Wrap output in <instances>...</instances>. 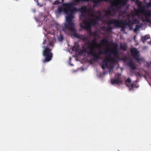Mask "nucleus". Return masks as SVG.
Listing matches in <instances>:
<instances>
[{
	"label": "nucleus",
	"instance_id": "nucleus-39",
	"mask_svg": "<svg viewBox=\"0 0 151 151\" xmlns=\"http://www.w3.org/2000/svg\"><path fill=\"white\" fill-rule=\"evenodd\" d=\"M46 40H44L43 42V43H42V44L43 45H44L45 44L46 42Z\"/></svg>",
	"mask_w": 151,
	"mask_h": 151
},
{
	"label": "nucleus",
	"instance_id": "nucleus-3",
	"mask_svg": "<svg viewBox=\"0 0 151 151\" xmlns=\"http://www.w3.org/2000/svg\"><path fill=\"white\" fill-rule=\"evenodd\" d=\"M139 13L142 14V20L143 22L151 23V9L146 10L144 7L142 6L138 7L137 10L136 11V13Z\"/></svg>",
	"mask_w": 151,
	"mask_h": 151
},
{
	"label": "nucleus",
	"instance_id": "nucleus-34",
	"mask_svg": "<svg viewBox=\"0 0 151 151\" xmlns=\"http://www.w3.org/2000/svg\"><path fill=\"white\" fill-rule=\"evenodd\" d=\"M49 45L53 47V44L52 42H51L49 43Z\"/></svg>",
	"mask_w": 151,
	"mask_h": 151
},
{
	"label": "nucleus",
	"instance_id": "nucleus-41",
	"mask_svg": "<svg viewBox=\"0 0 151 151\" xmlns=\"http://www.w3.org/2000/svg\"><path fill=\"white\" fill-rule=\"evenodd\" d=\"M94 4L93 5V6L96 7V6H97V5H96V4H95V3H94Z\"/></svg>",
	"mask_w": 151,
	"mask_h": 151
},
{
	"label": "nucleus",
	"instance_id": "nucleus-28",
	"mask_svg": "<svg viewBox=\"0 0 151 151\" xmlns=\"http://www.w3.org/2000/svg\"><path fill=\"white\" fill-rule=\"evenodd\" d=\"M141 26L138 25H137L136 26V28L134 29V31L135 32L136 31H137L140 27Z\"/></svg>",
	"mask_w": 151,
	"mask_h": 151
},
{
	"label": "nucleus",
	"instance_id": "nucleus-32",
	"mask_svg": "<svg viewBox=\"0 0 151 151\" xmlns=\"http://www.w3.org/2000/svg\"><path fill=\"white\" fill-rule=\"evenodd\" d=\"M147 6L148 7H151V2H150L147 4Z\"/></svg>",
	"mask_w": 151,
	"mask_h": 151
},
{
	"label": "nucleus",
	"instance_id": "nucleus-27",
	"mask_svg": "<svg viewBox=\"0 0 151 151\" xmlns=\"http://www.w3.org/2000/svg\"><path fill=\"white\" fill-rule=\"evenodd\" d=\"M85 12H81V16H80V18H81V17H83L85 18L84 19H86L87 18L85 16Z\"/></svg>",
	"mask_w": 151,
	"mask_h": 151
},
{
	"label": "nucleus",
	"instance_id": "nucleus-4",
	"mask_svg": "<svg viewBox=\"0 0 151 151\" xmlns=\"http://www.w3.org/2000/svg\"><path fill=\"white\" fill-rule=\"evenodd\" d=\"M96 41V39L94 37L91 43L90 42L87 43V44L89 45V47L90 49H95L96 48L100 49L101 48V45L104 46L106 45H108L109 43V40L106 39L101 40L100 41V44L98 43Z\"/></svg>",
	"mask_w": 151,
	"mask_h": 151
},
{
	"label": "nucleus",
	"instance_id": "nucleus-35",
	"mask_svg": "<svg viewBox=\"0 0 151 151\" xmlns=\"http://www.w3.org/2000/svg\"><path fill=\"white\" fill-rule=\"evenodd\" d=\"M136 76L137 77L138 76H141V75L139 72H137V74H136Z\"/></svg>",
	"mask_w": 151,
	"mask_h": 151
},
{
	"label": "nucleus",
	"instance_id": "nucleus-9",
	"mask_svg": "<svg viewBox=\"0 0 151 151\" xmlns=\"http://www.w3.org/2000/svg\"><path fill=\"white\" fill-rule=\"evenodd\" d=\"M119 20V19H113L107 21L106 22V24L108 25V27H106L105 26H104L102 27V29L104 31L106 30L109 32H111L113 28L110 25L113 24H114L115 26L116 27Z\"/></svg>",
	"mask_w": 151,
	"mask_h": 151
},
{
	"label": "nucleus",
	"instance_id": "nucleus-33",
	"mask_svg": "<svg viewBox=\"0 0 151 151\" xmlns=\"http://www.w3.org/2000/svg\"><path fill=\"white\" fill-rule=\"evenodd\" d=\"M59 3V2L58 1H55L54 2V3H53V4L54 5H56V4H58Z\"/></svg>",
	"mask_w": 151,
	"mask_h": 151
},
{
	"label": "nucleus",
	"instance_id": "nucleus-36",
	"mask_svg": "<svg viewBox=\"0 0 151 151\" xmlns=\"http://www.w3.org/2000/svg\"><path fill=\"white\" fill-rule=\"evenodd\" d=\"M101 16H100L99 15V16H97L96 17V18H97L98 19H101Z\"/></svg>",
	"mask_w": 151,
	"mask_h": 151
},
{
	"label": "nucleus",
	"instance_id": "nucleus-24",
	"mask_svg": "<svg viewBox=\"0 0 151 151\" xmlns=\"http://www.w3.org/2000/svg\"><path fill=\"white\" fill-rule=\"evenodd\" d=\"M58 11L59 14L61 13L63 11H64V8L61 7H59L58 8Z\"/></svg>",
	"mask_w": 151,
	"mask_h": 151
},
{
	"label": "nucleus",
	"instance_id": "nucleus-23",
	"mask_svg": "<svg viewBox=\"0 0 151 151\" xmlns=\"http://www.w3.org/2000/svg\"><path fill=\"white\" fill-rule=\"evenodd\" d=\"M136 4H137L138 7H139L142 6V1H139L138 0H137Z\"/></svg>",
	"mask_w": 151,
	"mask_h": 151
},
{
	"label": "nucleus",
	"instance_id": "nucleus-20",
	"mask_svg": "<svg viewBox=\"0 0 151 151\" xmlns=\"http://www.w3.org/2000/svg\"><path fill=\"white\" fill-rule=\"evenodd\" d=\"M108 0H93V2L95 4H99L104 1H108Z\"/></svg>",
	"mask_w": 151,
	"mask_h": 151
},
{
	"label": "nucleus",
	"instance_id": "nucleus-14",
	"mask_svg": "<svg viewBox=\"0 0 151 151\" xmlns=\"http://www.w3.org/2000/svg\"><path fill=\"white\" fill-rule=\"evenodd\" d=\"M131 79L130 78H128L127 80H125V82L126 85L129 88H129V90H131L134 87V84H128L127 83H130L131 82Z\"/></svg>",
	"mask_w": 151,
	"mask_h": 151
},
{
	"label": "nucleus",
	"instance_id": "nucleus-5",
	"mask_svg": "<svg viewBox=\"0 0 151 151\" xmlns=\"http://www.w3.org/2000/svg\"><path fill=\"white\" fill-rule=\"evenodd\" d=\"M83 22L84 25H83V24H81L80 26L82 28L86 30L90 29L92 26H95L98 24L96 19H92L90 17L84 19Z\"/></svg>",
	"mask_w": 151,
	"mask_h": 151
},
{
	"label": "nucleus",
	"instance_id": "nucleus-31",
	"mask_svg": "<svg viewBox=\"0 0 151 151\" xmlns=\"http://www.w3.org/2000/svg\"><path fill=\"white\" fill-rule=\"evenodd\" d=\"M90 34L91 35H93L95 37H96L97 36V33L95 32H94L93 33H90Z\"/></svg>",
	"mask_w": 151,
	"mask_h": 151
},
{
	"label": "nucleus",
	"instance_id": "nucleus-30",
	"mask_svg": "<svg viewBox=\"0 0 151 151\" xmlns=\"http://www.w3.org/2000/svg\"><path fill=\"white\" fill-rule=\"evenodd\" d=\"M93 60L94 61H97L98 59H100L96 57H95V56H93Z\"/></svg>",
	"mask_w": 151,
	"mask_h": 151
},
{
	"label": "nucleus",
	"instance_id": "nucleus-21",
	"mask_svg": "<svg viewBox=\"0 0 151 151\" xmlns=\"http://www.w3.org/2000/svg\"><path fill=\"white\" fill-rule=\"evenodd\" d=\"M77 4H79L80 2L88 1H91L93 2V0H73Z\"/></svg>",
	"mask_w": 151,
	"mask_h": 151
},
{
	"label": "nucleus",
	"instance_id": "nucleus-26",
	"mask_svg": "<svg viewBox=\"0 0 151 151\" xmlns=\"http://www.w3.org/2000/svg\"><path fill=\"white\" fill-rule=\"evenodd\" d=\"M120 47L124 51L127 50L126 46L122 45H120Z\"/></svg>",
	"mask_w": 151,
	"mask_h": 151
},
{
	"label": "nucleus",
	"instance_id": "nucleus-19",
	"mask_svg": "<svg viewBox=\"0 0 151 151\" xmlns=\"http://www.w3.org/2000/svg\"><path fill=\"white\" fill-rule=\"evenodd\" d=\"M82 48L83 49L81 50L80 51V53H86L90 54V50L89 52L88 51H87V49L86 48H85L84 46H83Z\"/></svg>",
	"mask_w": 151,
	"mask_h": 151
},
{
	"label": "nucleus",
	"instance_id": "nucleus-29",
	"mask_svg": "<svg viewBox=\"0 0 151 151\" xmlns=\"http://www.w3.org/2000/svg\"><path fill=\"white\" fill-rule=\"evenodd\" d=\"M138 13H136V11L135 12V13H131V15L132 18L133 19L134 17L136 15H138Z\"/></svg>",
	"mask_w": 151,
	"mask_h": 151
},
{
	"label": "nucleus",
	"instance_id": "nucleus-13",
	"mask_svg": "<svg viewBox=\"0 0 151 151\" xmlns=\"http://www.w3.org/2000/svg\"><path fill=\"white\" fill-rule=\"evenodd\" d=\"M128 65L132 70H135L136 67L133 60L130 59L127 63Z\"/></svg>",
	"mask_w": 151,
	"mask_h": 151
},
{
	"label": "nucleus",
	"instance_id": "nucleus-16",
	"mask_svg": "<svg viewBox=\"0 0 151 151\" xmlns=\"http://www.w3.org/2000/svg\"><path fill=\"white\" fill-rule=\"evenodd\" d=\"M79 44L78 43H75L74 46L72 48V50L73 51L78 52L79 50Z\"/></svg>",
	"mask_w": 151,
	"mask_h": 151
},
{
	"label": "nucleus",
	"instance_id": "nucleus-10",
	"mask_svg": "<svg viewBox=\"0 0 151 151\" xmlns=\"http://www.w3.org/2000/svg\"><path fill=\"white\" fill-rule=\"evenodd\" d=\"M114 47L111 50H109L108 51H105L104 52L101 50H100L98 53L101 56L102 54L105 55L106 57L107 55L109 53H111L114 55H116L118 53V50L117 49L118 45L117 44L114 45V44H113Z\"/></svg>",
	"mask_w": 151,
	"mask_h": 151
},
{
	"label": "nucleus",
	"instance_id": "nucleus-22",
	"mask_svg": "<svg viewBox=\"0 0 151 151\" xmlns=\"http://www.w3.org/2000/svg\"><path fill=\"white\" fill-rule=\"evenodd\" d=\"M137 24L139 23V21L137 19L135 18L132 20V22L130 23Z\"/></svg>",
	"mask_w": 151,
	"mask_h": 151
},
{
	"label": "nucleus",
	"instance_id": "nucleus-12",
	"mask_svg": "<svg viewBox=\"0 0 151 151\" xmlns=\"http://www.w3.org/2000/svg\"><path fill=\"white\" fill-rule=\"evenodd\" d=\"M122 81L120 75L117 76V78L115 79H112L111 80V83L112 84H121L122 83Z\"/></svg>",
	"mask_w": 151,
	"mask_h": 151
},
{
	"label": "nucleus",
	"instance_id": "nucleus-40",
	"mask_svg": "<svg viewBox=\"0 0 151 151\" xmlns=\"http://www.w3.org/2000/svg\"><path fill=\"white\" fill-rule=\"evenodd\" d=\"M148 43L149 45H151V40L150 41L148 42Z\"/></svg>",
	"mask_w": 151,
	"mask_h": 151
},
{
	"label": "nucleus",
	"instance_id": "nucleus-11",
	"mask_svg": "<svg viewBox=\"0 0 151 151\" xmlns=\"http://www.w3.org/2000/svg\"><path fill=\"white\" fill-rule=\"evenodd\" d=\"M131 22V21L130 20H128V21L119 20L116 27L121 28V31H123L126 28V26L129 25Z\"/></svg>",
	"mask_w": 151,
	"mask_h": 151
},
{
	"label": "nucleus",
	"instance_id": "nucleus-43",
	"mask_svg": "<svg viewBox=\"0 0 151 151\" xmlns=\"http://www.w3.org/2000/svg\"><path fill=\"white\" fill-rule=\"evenodd\" d=\"M91 16H92V17H93V15H91Z\"/></svg>",
	"mask_w": 151,
	"mask_h": 151
},
{
	"label": "nucleus",
	"instance_id": "nucleus-37",
	"mask_svg": "<svg viewBox=\"0 0 151 151\" xmlns=\"http://www.w3.org/2000/svg\"><path fill=\"white\" fill-rule=\"evenodd\" d=\"M97 12L100 16H101V12L100 11H98Z\"/></svg>",
	"mask_w": 151,
	"mask_h": 151
},
{
	"label": "nucleus",
	"instance_id": "nucleus-1",
	"mask_svg": "<svg viewBox=\"0 0 151 151\" xmlns=\"http://www.w3.org/2000/svg\"><path fill=\"white\" fill-rule=\"evenodd\" d=\"M63 6L64 12L68 14L70 12V14L66 17V22L65 23L64 27L63 28V31L65 32L66 29H68L72 32L71 35L83 41H87L88 40V37L86 35L77 34L74 28L75 24L73 20L74 17L73 13L78 11V9L74 7L73 2L65 3L63 4Z\"/></svg>",
	"mask_w": 151,
	"mask_h": 151
},
{
	"label": "nucleus",
	"instance_id": "nucleus-6",
	"mask_svg": "<svg viewBox=\"0 0 151 151\" xmlns=\"http://www.w3.org/2000/svg\"><path fill=\"white\" fill-rule=\"evenodd\" d=\"M110 53H109L107 55L109 57L104 59L101 64L102 68L103 69H104L106 68H109L110 64L116 61L114 58L111 57V54Z\"/></svg>",
	"mask_w": 151,
	"mask_h": 151
},
{
	"label": "nucleus",
	"instance_id": "nucleus-15",
	"mask_svg": "<svg viewBox=\"0 0 151 151\" xmlns=\"http://www.w3.org/2000/svg\"><path fill=\"white\" fill-rule=\"evenodd\" d=\"M90 55L92 56H95L98 58L100 59V56L98 53H96L94 52V49H90Z\"/></svg>",
	"mask_w": 151,
	"mask_h": 151
},
{
	"label": "nucleus",
	"instance_id": "nucleus-7",
	"mask_svg": "<svg viewBox=\"0 0 151 151\" xmlns=\"http://www.w3.org/2000/svg\"><path fill=\"white\" fill-rule=\"evenodd\" d=\"M131 55L134 60L139 64H141L144 60L143 58L140 57L139 51L135 48H131L130 50Z\"/></svg>",
	"mask_w": 151,
	"mask_h": 151
},
{
	"label": "nucleus",
	"instance_id": "nucleus-8",
	"mask_svg": "<svg viewBox=\"0 0 151 151\" xmlns=\"http://www.w3.org/2000/svg\"><path fill=\"white\" fill-rule=\"evenodd\" d=\"M44 50L43 51V55L45 57L44 60H42L44 63L47 62L50 60L52 58V53L51 52L52 49L48 47H43Z\"/></svg>",
	"mask_w": 151,
	"mask_h": 151
},
{
	"label": "nucleus",
	"instance_id": "nucleus-38",
	"mask_svg": "<svg viewBox=\"0 0 151 151\" xmlns=\"http://www.w3.org/2000/svg\"><path fill=\"white\" fill-rule=\"evenodd\" d=\"M147 65L148 66H150L151 65V62L147 63Z\"/></svg>",
	"mask_w": 151,
	"mask_h": 151
},
{
	"label": "nucleus",
	"instance_id": "nucleus-2",
	"mask_svg": "<svg viewBox=\"0 0 151 151\" xmlns=\"http://www.w3.org/2000/svg\"><path fill=\"white\" fill-rule=\"evenodd\" d=\"M127 3V1L125 0H122L117 2H111L110 7L105 12V16H106L108 15L112 16L111 9H112L113 12H115L117 11L118 9H120L121 6H125L126 5Z\"/></svg>",
	"mask_w": 151,
	"mask_h": 151
},
{
	"label": "nucleus",
	"instance_id": "nucleus-17",
	"mask_svg": "<svg viewBox=\"0 0 151 151\" xmlns=\"http://www.w3.org/2000/svg\"><path fill=\"white\" fill-rule=\"evenodd\" d=\"M87 8L86 6H84L81 7L79 9H78V11L81 12H86L87 11Z\"/></svg>",
	"mask_w": 151,
	"mask_h": 151
},
{
	"label": "nucleus",
	"instance_id": "nucleus-25",
	"mask_svg": "<svg viewBox=\"0 0 151 151\" xmlns=\"http://www.w3.org/2000/svg\"><path fill=\"white\" fill-rule=\"evenodd\" d=\"M63 39L64 38L63 37L61 34L60 35V36L58 38V41L60 42L62 41L63 40Z\"/></svg>",
	"mask_w": 151,
	"mask_h": 151
},
{
	"label": "nucleus",
	"instance_id": "nucleus-42",
	"mask_svg": "<svg viewBox=\"0 0 151 151\" xmlns=\"http://www.w3.org/2000/svg\"><path fill=\"white\" fill-rule=\"evenodd\" d=\"M127 16L128 17H130V14H128L127 15Z\"/></svg>",
	"mask_w": 151,
	"mask_h": 151
},
{
	"label": "nucleus",
	"instance_id": "nucleus-18",
	"mask_svg": "<svg viewBox=\"0 0 151 151\" xmlns=\"http://www.w3.org/2000/svg\"><path fill=\"white\" fill-rule=\"evenodd\" d=\"M150 38V37L149 35H146L142 37L141 40L143 43H144L147 40Z\"/></svg>",
	"mask_w": 151,
	"mask_h": 151
}]
</instances>
